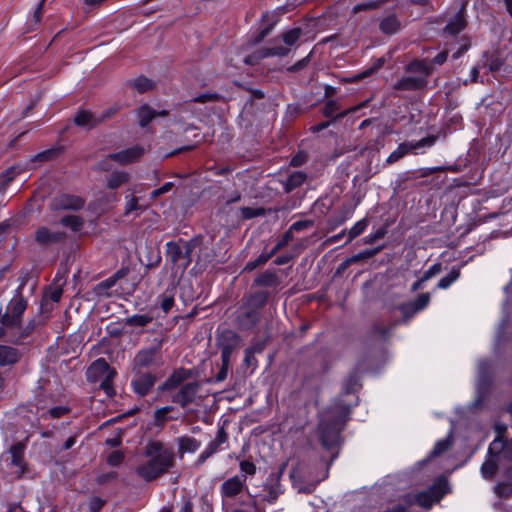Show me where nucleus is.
Returning <instances> with one entry per match:
<instances>
[{
    "mask_svg": "<svg viewBox=\"0 0 512 512\" xmlns=\"http://www.w3.org/2000/svg\"><path fill=\"white\" fill-rule=\"evenodd\" d=\"M162 364L159 347L141 349L133 359V372H144V369Z\"/></svg>",
    "mask_w": 512,
    "mask_h": 512,
    "instance_id": "1a4fd4ad",
    "label": "nucleus"
},
{
    "mask_svg": "<svg viewBox=\"0 0 512 512\" xmlns=\"http://www.w3.org/2000/svg\"><path fill=\"white\" fill-rule=\"evenodd\" d=\"M293 239V234L291 231H286L282 238L277 242V244L271 249V254L275 255L279 250L284 248L288 243Z\"/></svg>",
    "mask_w": 512,
    "mask_h": 512,
    "instance_id": "8fccbe9b",
    "label": "nucleus"
},
{
    "mask_svg": "<svg viewBox=\"0 0 512 512\" xmlns=\"http://www.w3.org/2000/svg\"><path fill=\"white\" fill-rule=\"evenodd\" d=\"M265 491L264 500L270 504L274 503L282 493L279 481L277 480L275 484L265 485Z\"/></svg>",
    "mask_w": 512,
    "mask_h": 512,
    "instance_id": "f704fd0d",
    "label": "nucleus"
},
{
    "mask_svg": "<svg viewBox=\"0 0 512 512\" xmlns=\"http://www.w3.org/2000/svg\"><path fill=\"white\" fill-rule=\"evenodd\" d=\"M173 187L172 182H167L164 185H162L160 188L155 189L151 192L150 197L151 199H156L157 197L169 192Z\"/></svg>",
    "mask_w": 512,
    "mask_h": 512,
    "instance_id": "338daca9",
    "label": "nucleus"
},
{
    "mask_svg": "<svg viewBox=\"0 0 512 512\" xmlns=\"http://www.w3.org/2000/svg\"><path fill=\"white\" fill-rule=\"evenodd\" d=\"M17 330L18 328L9 329L8 325L2 323V326H0V340L5 339L14 344H18Z\"/></svg>",
    "mask_w": 512,
    "mask_h": 512,
    "instance_id": "ea45409f",
    "label": "nucleus"
},
{
    "mask_svg": "<svg viewBox=\"0 0 512 512\" xmlns=\"http://www.w3.org/2000/svg\"><path fill=\"white\" fill-rule=\"evenodd\" d=\"M307 179L306 173L302 171H294L285 181H281L283 189L286 193H290L300 187Z\"/></svg>",
    "mask_w": 512,
    "mask_h": 512,
    "instance_id": "5701e85b",
    "label": "nucleus"
},
{
    "mask_svg": "<svg viewBox=\"0 0 512 512\" xmlns=\"http://www.w3.org/2000/svg\"><path fill=\"white\" fill-rule=\"evenodd\" d=\"M137 115L139 117V125L141 127H146L155 117L157 116H166L167 111H155L148 105L141 106L138 111Z\"/></svg>",
    "mask_w": 512,
    "mask_h": 512,
    "instance_id": "4be33fe9",
    "label": "nucleus"
},
{
    "mask_svg": "<svg viewBox=\"0 0 512 512\" xmlns=\"http://www.w3.org/2000/svg\"><path fill=\"white\" fill-rule=\"evenodd\" d=\"M69 409L64 406H57L49 409L46 414L51 418H60L63 415L67 414Z\"/></svg>",
    "mask_w": 512,
    "mask_h": 512,
    "instance_id": "e2e57ef3",
    "label": "nucleus"
},
{
    "mask_svg": "<svg viewBox=\"0 0 512 512\" xmlns=\"http://www.w3.org/2000/svg\"><path fill=\"white\" fill-rule=\"evenodd\" d=\"M21 287L16 291V294L10 300L6 307V311L1 318V323L8 325L9 329L18 328L20 330L21 317L27 308V301L22 296Z\"/></svg>",
    "mask_w": 512,
    "mask_h": 512,
    "instance_id": "39448f33",
    "label": "nucleus"
},
{
    "mask_svg": "<svg viewBox=\"0 0 512 512\" xmlns=\"http://www.w3.org/2000/svg\"><path fill=\"white\" fill-rule=\"evenodd\" d=\"M406 70L408 72H419L422 75L420 77H424L427 79V76L430 74V67L424 61H413L407 65Z\"/></svg>",
    "mask_w": 512,
    "mask_h": 512,
    "instance_id": "4c0bfd02",
    "label": "nucleus"
},
{
    "mask_svg": "<svg viewBox=\"0 0 512 512\" xmlns=\"http://www.w3.org/2000/svg\"><path fill=\"white\" fill-rule=\"evenodd\" d=\"M153 320L152 316L148 314H135L126 319V325L131 327H144L151 323Z\"/></svg>",
    "mask_w": 512,
    "mask_h": 512,
    "instance_id": "2f4dec72",
    "label": "nucleus"
},
{
    "mask_svg": "<svg viewBox=\"0 0 512 512\" xmlns=\"http://www.w3.org/2000/svg\"><path fill=\"white\" fill-rule=\"evenodd\" d=\"M241 216L243 219H252L259 216L265 215V209L262 207L259 208H251V207H242L240 209Z\"/></svg>",
    "mask_w": 512,
    "mask_h": 512,
    "instance_id": "79ce46f5",
    "label": "nucleus"
},
{
    "mask_svg": "<svg viewBox=\"0 0 512 512\" xmlns=\"http://www.w3.org/2000/svg\"><path fill=\"white\" fill-rule=\"evenodd\" d=\"M85 201L83 198L70 195V194H61L52 199L50 203V208L55 211L59 210H73L77 211L84 207Z\"/></svg>",
    "mask_w": 512,
    "mask_h": 512,
    "instance_id": "9b49d317",
    "label": "nucleus"
},
{
    "mask_svg": "<svg viewBox=\"0 0 512 512\" xmlns=\"http://www.w3.org/2000/svg\"><path fill=\"white\" fill-rule=\"evenodd\" d=\"M313 225L314 222L312 220H300L294 222L287 231H291V234H293L294 231L299 232L312 227Z\"/></svg>",
    "mask_w": 512,
    "mask_h": 512,
    "instance_id": "5fc2aeb1",
    "label": "nucleus"
},
{
    "mask_svg": "<svg viewBox=\"0 0 512 512\" xmlns=\"http://www.w3.org/2000/svg\"><path fill=\"white\" fill-rule=\"evenodd\" d=\"M199 390L200 384L198 382L186 383L173 395L172 401L181 407H186L194 402Z\"/></svg>",
    "mask_w": 512,
    "mask_h": 512,
    "instance_id": "4468645a",
    "label": "nucleus"
},
{
    "mask_svg": "<svg viewBox=\"0 0 512 512\" xmlns=\"http://www.w3.org/2000/svg\"><path fill=\"white\" fill-rule=\"evenodd\" d=\"M460 277V269L453 267L451 271L437 283V288L447 289Z\"/></svg>",
    "mask_w": 512,
    "mask_h": 512,
    "instance_id": "473e14b6",
    "label": "nucleus"
},
{
    "mask_svg": "<svg viewBox=\"0 0 512 512\" xmlns=\"http://www.w3.org/2000/svg\"><path fill=\"white\" fill-rule=\"evenodd\" d=\"M395 324L390 325L389 327H384L379 323H375L372 327L371 333L373 336H378L380 338H387L391 331L394 329Z\"/></svg>",
    "mask_w": 512,
    "mask_h": 512,
    "instance_id": "a18cd8bd",
    "label": "nucleus"
},
{
    "mask_svg": "<svg viewBox=\"0 0 512 512\" xmlns=\"http://www.w3.org/2000/svg\"><path fill=\"white\" fill-rule=\"evenodd\" d=\"M239 466L240 471L244 474L242 477L252 476L256 473L255 464L248 460H242Z\"/></svg>",
    "mask_w": 512,
    "mask_h": 512,
    "instance_id": "864d4df0",
    "label": "nucleus"
},
{
    "mask_svg": "<svg viewBox=\"0 0 512 512\" xmlns=\"http://www.w3.org/2000/svg\"><path fill=\"white\" fill-rule=\"evenodd\" d=\"M289 52H290V49L287 47H283V46L264 48V55H266V58L272 57V56L284 57V56H287L289 54Z\"/></svg>",
    "mask_w": 512,
    "mask_h": 512,
    "instance_id": "49530a36",
    "label": "nucleus"
},
{
    "mask_svg": "<svg viewBox=\"0 0 512 512\" xmlns=\"http://www.w3.org/2000/svg\"><path fill=\"white\" fill-rule=\"evenodd\" d=\"M259 319L258 311L249 309L236 316L235 325L241 330H250L258 323Z\"/></svg>",
    "mask_w": 512,
    "mask_h": 512,
    "instance_id": "6ab92c4d",
    "label": "nucleus"
},
{
    "mask_svg": "<svg viewBox=\"0 0 512 512\" xmlns=\"http://www.w3.org/2000/svg\"><path fill=\"white\" fill-rule=\"evenodd\" d=\"M269 297V293L267 291H259L250 296L248 300V305L252 308V310H256L265 305Z\"/></svg>",
    "mask_w": 512,
    "mask_h": 512,
    "instance_id": "7c9ffc66",
    "label": "nucleus"
},
{
    "mask_svg": "<svg viewBox=\"0 0 512 512\" xmlns=\"http://www.w3.org/2000/svg\"><path fill=\"white\" fill-rule=\"evenodd\" d=\"M338 110V104L334 100L328 101L323 107V114L326 117H332Z\"/></svg>",
    "mask_w": 512,
    "mask_h": 512,
    "instance_id": "69168bd1",
    "label": "nucleus"
},
{
    "mask_svg": "<svg viewBox=\"0 0 512 512\" xmlns=\"http://www.w3.org/2000/svg\"><path fill=\"white\" fill-rule=\"evenodd\" d=\"M123 460L124 454L121 451H114L108 456L107 463L110 466L117 467L123 462Z\"/></svg>",
    "mask_w": 512,
    "mask_h": 512,
    "instance_id": "bf43d9fd",
    "label": "nucleus"
},
{
    "mask_svg": "<svg viewBox=\"0 0 512 512\" xmlns=\"http://www.w3.org/2000/svg\"><path fill=\"white\" fill-rule=\"evenodd\" d=\"M275 280H276V276L274 273L265 272V273H262L261 275H259L256 278L255 282L258 285L272 286L275 283Z\"/></svg>",
    "mask_w": 512,
    "mask_h": 512,
    "instance_id": "de8ad7c7",
    "label": "nucleus"
},
{
    "mask_svg": "<svg viewBox=\"0 0 512 512\" xmlns=\"http://www.w3.org/2000/svg\"><path fill=\"white\" fill-rule=\"evenodd\" d=\"M246 477L238 475L225 480L220 486L222 497L234 498L240 494L245 487Z\"/></svg>",
    "mask_w": 512,
    "mask_h": 512,
    "instance_id": "dca6fc26",
    "label": "nucleus"
},
{
    "mask_svg": "<svg viewBox=\"0 0 512 512\" xmlns=\"http://www.w3.org/2000/svg\"><path fill=\"white\" fill-rule=\"evenodd\" d=\"M105 504V500L100 497H92L89 501L90 512H99Z\"/></svg>",
    "mask_w": 512,
    "mask_h": 512,
    "instance_id": "0e129e2a",
    "label": "nucleus"
},
{
    "mask_svg": "<svg viewBox=\"0 0 512 512\" xmlns=\"http://www.w3.org/2000/svg\"><path fill=\"white\" fill-rule=\"evenodd\" d=\"M134 374L131 386L137 395L143 397L151 391L155 385L157 377L151 372H134Z\"/></svg>",
    "mask_w": 512,
    "mask_h": 512,
    "instance_id": "f8f14e48",
    "label": "nucleus"
},
{
    "mask_svg": "<svg viewBox=\"0 0 512 512\" xmlns=\"http://www.w3.org/2000/svg\"><path fill=\"white\" fill-rule=\"evenodd\" d=\"M442 271L441 263H435L429 269H427L422 275V281H428L435 275L439 274Z\"/></svg>",
    "mask_w": 512,
    "mask_h": 512,
    "instance_id": "13d9d810",
    "label": "nucleus"
},
{
    "mask_svg": "<svg viewBox=\"0 0 512 512\" xmlns=\"http://www.w3.org/2000/svg\"><path fill=\"white\" fill-rule=\"evenodd\" d=\"M301 34V28H293L282 34V40L287 46H292L299 40Z\"/></svg>",
    "mask_w": 512,
    "mask_h": 512,
    "instance_id": "58836bf2",
    "label": "nucleus"
},
{
    "mask_svg": "<svg viewBox=\"0 0 512 512\" xmlns=\"http://www.w3.org/2000/svg\"><path fill=\"white\" fill-rule=\"evenodd\" d=\"M264 58H266V55H264V48H261L252 53L251 55L245 57L244 63L247 65H256Z\"/></svg>",
    "mask_w": 512,
    "mask_h": 512,
    "instance_id": "09e8293b",
    "label": "nucleus"
},
{
    "mask_svg": "<svg viewBox=\"0 0 512 512\" xmlns=\"http://www.w3.org/2000/svg\"><path fill=\"white\" fill-rule=\"evenodd\" d=\"M241 345L240 336L229 329L224 330L218 337V346L221 350V361H230L233 351Z\"/></svg>",
    "mask_w": 512,
    "mask_h": 512,
    "instance_id": "9d476101",
    "label": "nucleus"
},
{
    "mask_svg": "<svg viewBox=\"0 0 512 512\" xmlns=\"http://www.w3.org/2000/svg\"><path fill=\"white\" fill-rule=\"evenodd\" d=\"M25 449L24 443L17 442L0 456V471L11 480H19L28 472Z\"/></svg>",
    "mask_w": 512,
    "mask_h": 512,
    "instance_id": "f03ea898",
    "label": "nucleus"
},
{
    "mask_svg": "<svg viewBox=\"0 0 512 512\" xmlns=\"http://www.w3.org/2000/svg\"><path fill=\"white\" fill-rule=\"evenodd\" d=\"M35 329V321L34 320H31L29 321V323L25 326V327H22L20 325V330H17V339H18V343H20L22 341V339L26 338L28 335H30V333Z\"/></svg>",
    "mask_w": 512,
    "mask_h": 512,
    "instance_id": "603ef678",
    "label": "nucleus"
},
{
    "mask_svg": "<svg viewBox=\"0 0 512 512\" xmlns=\"http://www.w3.org/2000/svg\"><path fill=\"white\" fill-rule=\"evenodd\" d=\"M129 84L132 88L137 90L139 93L147 92V91L153 89V86H154V83L150 79H148L144 76H139V77L129 81Z\"/></svg>",
    "mask_w": 512,
    "mask_h": 512,
    "instance_id": "c756f323",
    "label": "nucleus"
},
{
    "mask_svg": "<svg viewBox=\"0 0 512 512\" xmlns=\"http://www.w3.org/2000/svg\"><path fill=\"white\" fill-rule=\"evenodd\" d=\"M195 246L196 243L194 241H182L181 243L168 242L166 244V257L173 264L183 260V266L187 268L192 262V253Z\"/></svg>",
    "mask_w": 512,
    "mask_h": 512,
    "instance_id": "423d86ee",
    "label": "nucleus"
},
{
    "mask_svg": "<svg viewBox=\"0 0 512 512\" xmlns=\"http://www.w3.org/2000/svg\"><path fill=\"white\" fill-rule=\"evenodd\" d=\"M75 125L85 128L92 129L99 124L97 114L88 110H79L74 117Z\"/></svg>",
    "mask_w": 512,
    "mask_h": 512,
    "instance_id": "aec40b11",
    "label": "nucleus"
},
{
    "mask_svg": "<svg viewBox=\"0 0 512 512\" xmlns=\"http://www.w3.org/2000/svg\"><path fill=\"white\" fill-rule=\"evenodd\" d=\"M220 99V95L217 93H204L200 94L191 99L192 102L196 103H207V102H215Z\"/></svg>",
    "mask_w": 512,
    "mask_h": 512,
    "instance_id": "3c124183",
    "label": "nucleus"
},
{
    "mask_svg": "<svg viewBox=\"0 0 512 512\" xmlns=\"http://www.w3.org/2000/svg\"><path fill=\"white\" fill-rule=\"evenodd\" d=\"M318 429L322 445L329 448L337 442L341 427L339 421L327 423L322 420Z\"/></svg>",
    "mask_w": 512,
    "mask_h": 512,
    "instance_id": "ddd939ff",
    "label": "nucleus"
},
{
    "mask_svg": "<svg viewBox=\"0 0 512 512\" xmlns=\"http://www.w3.org/2000/svg\"><path fill=\"white\" fill-rule=\"evenodd\" d=\"M430 302V294L422 293L417 296V298L410 302V307H412V313H418L422 311L424 308L428 306Z\"/></svg>",
    "mask_w": 512,
    "mask_h": 512,
    "instance_id": "e433bc0d",
    "label": "nucleus"
},
{
    "mask_svg": "<svg viewBox=\"0 0 512 512\" xmlns=\"http://www.w3.org/2000/svg\"><path fill=\"white\" fill-rule=\"evenodd\" d=\"M368 226V220L363 218L357 221L348 231V238L346 243L351 242L353 239L361 235Z\"/></svg>",
    "mask_w": 512,
    "mask_h": 512,
    "instance_id": "72a5a7b5",
    "label": "nucleus"
},
{
    "mask_svg": "<svg viewBox=\"0 0 512 512\" xmlns=\"http://www.w3.org/2000/svg\"><path fill=\"white\" fill-rule=\"evenodd\" d=\"M505 454V445L502 443L501 440H498L497 438L490 443L488 452L490 455H498L500 452Z\"/></svg>",
    "mask_w": 512,
    "mask_h": 512,
    "instance_id": "052dcab7",
    "label": "nucleus"
},
{
    "mask_svg": "<svg viewBox=\"0 0 512 512\" xmlns=\"http://www.w3.org/2000/svg\"><path fill=\"white\" fill-rule=\"evenodd\" d=\"M437 140L436 136H427L418 141L414 142H403L399 144L396 150H394L386 159L387 164H393L400 159H402L409 152L420 149V148H430L432 147Z\"/></svg>",
    "mask_w": 512,
    "mask_h": 512,
    "instance_id": "6e6552de",
    "label": "nucleus"
},
{
    "mask_svg": "<svg viewBox=\"0 0 512 512\" xmlns=\"http://www.w3.org/2000/svg\"><path fill=\"white\" fill-rule=\"evenodd\" d=\"M452 444L450 437L439 440L431 451L433 456H439L443 452L447 451Z\"/></svg>",
    "mask_w": 512,
    "mask_h": 512,
    "instance_id": "c03bdc74",
    "label": "nucleus"
},
{
    "mask_svg": "<svg viewBox=\"0 0 512 512\" xmlns=\"http://www.w3.org/2000/svg\"><path fill=\"white\" fill-rule=\"evenodd\" d=\"M466 25V21L461 12L457 13L445 26L444 31L450 35H458Z\"/></svg>",
    "mask_w": 512,
    "mask_h": 512,
    "instance_id": "b1692460",
    "label": "nucleus"
},
{
    "mask_svg": "<svg viewBox=\"0 0 512 512\" xmlns=\"http://www.w3.org/2000/svg\"><path fill=\"white\" fill-rule=\"evenodd\" d=\"M427 85V79L424 77L405 76L396 81L393 89L400 91H415L420 90Z\"/></svg>",
    "mask_w": 512,
    "mask_h": 512,
    "instance_id": "a211bd4d",
    "label": "nucleus"
},
{
    "mask_svg": "<svg viewBox=\"0 0 512 512\" xmlns=\"http://www.w3.org/2000/svg\"><path fill=\"white\" fill-rule=\"evenodd\" d=\"M379 7V2H376V0H371L366 3L357 4L353 7L352 12L354 14L361 12V11H367V10H373Z\"/></svg>",
    "mask_w": 512,
    "mask_h": 512,
    "instance_id": "4d7b16f0",
    "label": "nucleus"
},
{
    "mask_svg": "<svg viewBox=\"0 0 512 512\" xmlns=\"http://www.w3.org/2000/svg\"><path fill=\"white\" fill-rule=\"evenodd\" d=\"M160 308L167 314L174 306V296L170 294H162L158 297Z\"/></svg>",
    "mask_w": 512,
    "mask_h": 512,
    "instance_id": "37998d69",
    "label": "nucleus"
},
{
    "mask_svg": "<svg viewBox=\"0 0 512 512\" xmlns=\"http://www.w3.org/2000/svg\"><path fill=\"white\" fill-rule=\"evenodd\" d=\"M171 378H173L178 385H180L182 382H184L186 379L191 377V371L187 369H178L170 375Z\"/></svg>",
    "mask_w": 512,
    "mask_h": 512,
    "instance_id": "6e6d98bb",
    "label": "nucleus"
},
{
    "mask_svg": "<svg viewBox=\"0 0 512 512\" xmlns=\"http://www.w3.org/2000/svg\"><path fill=\"white\" fill-rule=\"evenodd\" d=\"M309 60H310V55L304 57L303 59H301L298 62H296L294 65L288 67L287 71H289V72H297V71L303 69L304 67H306L307 64L309 63Z\"/></svg>",
    "mask_w": 512,
    "mask_h": 512,
    "instance_id": "774afa93",
    "label": "nucleus"
},
{
    "mask_svg": "<svg viewBox=\"0 0 512 512\" xmlns=\"http://www.w3.org/2000/svg\"><path fill=\"white\" fill-rule=\"evenodd\" d=\"M60 223L72 231L78 232L84 225V219L78 215H67L61 218Z\"/></svg>",
    "mask_w": 512,
    "mask_h": 512,
    "instance_id": "cd10ccee",
    "label": "nucleus"
},
{
    "mask_svg": "<svg viewBox=\"0 0 512 512\" xmlns=\"http://www.w3.org/2000/svg\"><path fill=\"white\" fill-rule=\"evenodd\" d=\"M129 175L124 171H115L111 173L107 179V186L110 189H116L122 184L128 182Z\"/></svg>",
    "mask_w": 512,
    "mask_h": 512,
    "instance_id": "bb28decb",
    "label": "nucleus"
},
{
    "mask_svg": "<svg viewBox=\"0 0 512 512\" xmlns=\"http://www.w3.org/2000/svg\"><path fill=\"white\" fill-rule=\"evenodd\" d=\"M497 471V464L493 460H486L481 466V474L486 479H491Z\"/></svg>",
    "mask_w": 512,
    "mask_h": 512,
    "instance_id": "a19ab883",
    "label": "nucleus"
},
{
    "mask_svg": "<svg viewBox=\"0 0 512 512\" xmlns=\"http://www.w3.org/2000/svg\"><path fill=\"white\" fill-rule=\"evenodd\" d=\"M172 410V407L166 406L159 408L154 413V419L156 424H162L166 420V414Z\"/></svg>",
    "mask_w": 512,
    "mask_h": 512,
    "instance_id": "680f3d73",
    "label": "nucleus"
},
{
    "mask_svg": "<svg viewBox=\"0 0 512 512\" xmlns=\"http://www.w3.org/2000/svg\"><path fill=\"white\" fill-rule=\"evenodd\" d=\"M445 486V483H436L429 489L421 491L415 495L406 494L403 497V502L407 506L418 505L424 509H430L435 502L440 501V499L445 495Z\"/></svg>",
    "mask_w": 512,
    "mask_h": 512,
    "instance_id": "20e7f679",
    "label": "nucleus"
},
{
    "mask_svg": "<svg viewBox=\"0 0 512 512\" xmlns=\"http://www.w3.org/2000/svg\"><path fill=\"white\" fill-rule=\"evenodd\" d=\"M179 451L181 453H193L197 451L201 443L197 439L189 436H183L178 439Z\"/></svg>",
    "mask_w": 512,
    "mask_h": 512,
    "instance_id": "393cba45",
    "label": "nucleus"
},
{
    "mask_svg": "<svg viewBox=\"0 0 512 512\" xmlns=\"http://www.w3.org/2000/svg\"><path fill=\"white\" fill-rule=\"evenodd\" d=\"M145 455L150 460L140 465L136 473L145 481H152L169 470L174 464V452L160 442H150L145 447Z\"/></svg>",
    "mask_w": 512,
    "mask_h": 512,
    "instance_id": "f257e3e1",
    "label": "nucleus"
},
{
    "mask_svg": "<svg viewBox=\"0 0 512 512\" xmlns=\"http://www.w3.org/2000/svg\"><path fill=\"white\" fill-rule=\"evenodd\" d=\"M114 279L111 277L101 281L94 287L95 295L99 297L109 296V290L115 285Z\"/></svg>",
    "mask_w": 512,
    "mask_h": 512,
    "instance_id": "c9c22d12",
    "label": "nucleus"
},
{
    "mask_svg": "<svg viewBox=\"0 0 512 512\" xmlns=\"http://www.w3.org/2000/svg\"><path fill=\"white\" fill-rule=\"evenodd\" d=\"M66 233L62 231H52L47 227H39L35 232V240L42 246H49L64 241Z\"/></svg>",
    "mask_w": 512,
    "mask_h": 512,
    "instance_id": "2eb2a0df",
    "label": "nucleus"
},
{
    "mask_svg": "<svg viewBox=\"0 0 512 512\" xmlns=\"http://www.w3.org/2000/svg\"><path fill=\"white\" fill-rule=\"evenodd\" d=\"M18 349L6 345H0V366L13 365L20 359Z\"/></svg>",
    "mask_w": 512,
    "mask_h": 512,
    "instance_id": "412c9836",
    "label": "nucleus"
},
{
    "mask_svg": "<svg viewBox=\"0 0 512 512\" xmlns=\"http://www.w3.org/2000/svg\"><path fill=\"white\" fill-rule=\"evenodd\" d=\"M227 440L228 435L225 429L223 427L219 428L215 439L212 440L204 449V451H202L201 454L199 455L197 463L199 465L203 464L209 457L215 454L219 450L220 446L226 443Z\"/></svg>",
    "mask_w": 512,
    "mask_h": 512,
    "instance_id": "f3484780",
    "label": "nucleus"
},
{
    "mask_svg": "<svg viewBox=\"0 0 512 512\" xmlns=\"http://www.w3.org/2000/svg\"><path fill=\"white\" fill-rule=\"evenodd\" d=\"M146 206L139 204V198L133 195L125 197L124 216H130L134 212H143Z\"/></svg>",
    "mask_w": 512,
    "mask_h": 512,
    "instance_id": "a878e982",
    "label": "nucleus"
},
{
    "mask_svg": "<svg viewBox=\"0 0 512 512\" xmlns=\"http://www.w3.org/2000/svg\"><path fill=\"white\" fill-rule=\"evenodd\" d=\"M145 153V148L141 145L124 149L118 153L110 154L106 159L99 162L98 167L102 170L109 169L110 160H114L121 165H126L139 160Z\"/></svg>",
    "mask_w": 512,
    "mask_h": 512,
    "instance_id": "0eeeda50",
    "label": "nucleus"
},
{
    "mask_svg": "<svg viewBox=\"0 0 512 512\" xmlns=\"http://www.w3.org/2000/svg\"><path fill=\"white\" fill-rule=\"evenodd\" d=\"M116 375L104 358L95 360L88 368L86 376L90 382H100V388L107 396L112 397L115 394L113 388V379Z\"/></svg>",
    "mask_w": 512,
    "mask_h": 512,
    "instance_id": "7ed1b4c3",
    "label": "nucleus"
},
{
    "mask_svg": "<svg viewBox=\"0 0 512 512\" xmlns=\"http://www.w3.org/2000/svg\"><path fill=\"white\" fill-rule=\"evenodd\" d=\"M399 27L400 22L393 15L384 18L380 22V30L385 34H395L399 30Z\"/></svg>",
    "mask_w": 512,
    "mask_h": 512,
    "instance_id": "c85d7f7f",
    "label": "nucleus"
}]
</instances>
